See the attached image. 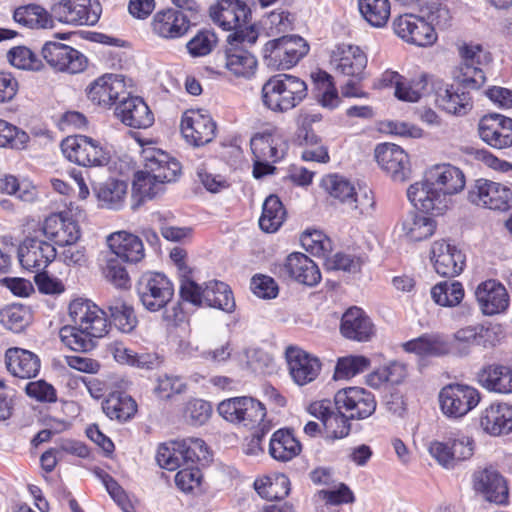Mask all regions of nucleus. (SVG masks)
Returning a JSON list of instances; mask_svg holds the SVG:
<instances>
[{
  "label": "nucleus",
  "mask_w": 512,
  "mask_h": 512,
  "mask_svg": "<svg viewBox=\"0 0 512 512\" xmlns=\"http://www.w3.org/2000/svg\"><path fill=\"white\" fill-rule=\"evenodd\" d=\"M68 310L73 324L61 328L62 342L74 351H90L95 346L94 339L101 338L108 332L106 313L84 298L72 300Z\"/></svg>",
  "instance_id": "nucleus-1"
},
{
  "label": "nucleus",
  "mask_w": 512,
  "mask_h": 512,
  "mask_svg": "<svg viewBox=\"0 0 512 512\" xmlns=\"http://www.w3.org/2000/svg\"><path fill=\"white\" fill-rule=\"evenodd\" d=\"M142 157L144 167L134 175L133 193L141 200L153 199L164 191L166 183L177 179L181 165L166 152L154 147L143 149Z\"/></svg>",
  "instance_id": "nucleus-2"
},
{
  "label": "nucleus",
  "mask_w": 512,
  "mask_h": 512,
  "mask_svg": "<svg viewBox=\"0 0 512 512\" xmlns=\"http://www.w3.org/2000/svg\"><path fill=\"white\" fill-rule=\"evenodd\" d=\"M304 80L290 74L271 77L262 88L263 103L272 111L286 112L298 106L307 96Z\"/></svg>",
  "instance_id": "nucleus-3"
},
{
  "label": "nucleus",
  "mask_w": 512,
  "mask_h": 512,
  "mask_svg": "<svg viewBox=\"0 0 512 512\" xmlns=\"http://www.w3.org/2000/svg\"><path fill=\"white\" fill-rule=\"evenodd\" d=\"M208 447L200 438H185L161 444L156 460L161 468L174 471L182 466L208 460Z\"/></svg>",
  "instance_id": "nucleus-4"
},
{
  "label": "nucleus",
  "mask_w": 512,
  "mask_h": 512,
  "mask_svg": "<svg viewBox=\"0 0 512 512\" xmlns=\"http://www.w3.org/2000/svg\"><path fill=\"white\" fill-rule=\"evenodd\" d=\"M180 295L183 300L194 305H206L225 312H232L235 300L227 284L211 280L199 285L193 279H185L180 285Z\"/></svg>",
  "instance_id": "nucleus-5"
},
{
  "label": "nucleus",
  "mask_w": 512,
  "mask_h": 512,
  "mask_svg": "<svg viewBox=\"0 0 512 512\" xmlns=\"http://www.w3.org/2000/svg\"><path fill=\"white\" fill-rule=\"evenodd\" d=\"M250 145L254 157L253 176L257 179L272 174L273 164L281 160L287 150L286 142L276 130L255 134Z\"/></svg>",
  "instance_id": "nucleus-6"
},
{
  "label": "nucleus",
  "mask_w": 512,
  "mask_h": 512,
  "mask_svg": "<svg viewBox=\"0 0 512 512\" xmlns=\"http://www.w3.org/2000/svg\"><path fill=\"white\" fill-rule=\"evenodd\" d=\"M309 51L307 42L300 36L286 35L269 40L263 47V60L275 70L290 69Z\"/></svg>",
  "instance_id": "nucleus-7"
},
{
  "label": "nucleus",
  "mask_w": 512,
  "mask_h": 512,
  "mask_svg": "<svg viewBox=\"0 0 512 512\" xmlns=\"http://www.w3.org/2000/svg\"><path fill=\"white\" fill-rule=\"evenodd\" d=\"M136 290L141 304L151 312L166 307L174 296L173 283L159 272L144 273L138 280Z\"/></svg>",
  "instance_id": "nucleus-8"
},
{
  "label": "nucleus",
  "mask_w": 512,
  "mask_h": 512,
  "mask_svg": "<svg viewBox=\"0 0 512 512\" xmlns=\"http://www.w3.org/2000/svg\"><path fill=\"white\" fill-rule=\"evenodd\" d=\"M61 150L70 162L83 167L104 166L109 161L100 142L85 135L68 136L62 141Z\"/></svg>",
  "instance_id": "nucleus-9"
},
{
  "label": "nucleus",
  "mask_w": 512,
  "mask_h": 512,
  "mask_svg": "<svg viewBox=\"0 0 512 512\" xmlns=\"http://www.w3.org/2000/svg\"><path fill=\"white\" fill-rule=\"evenodd\" d=\"M480 392L473 386L449 384L439 393L440 407L444 415L461 418L473 410L480 402Z\"/></svg>",
  "instance_id": "nucleus-10"
},
{
  "label": "nucleus",
  "mask_w": 512,
  "mask_h": 512,
  "mask_svg": "<svg viewBox=\"0 0 512 512\" xmlns=\"http://www.w3.org/2000/svg\"><path fill=\"white\" fill-rule=\"evenodd\" d=\"M407 197L415 208L434 215L443 214L451 205V198L436 184H432L426 174L423 180L408 187Z\"/></svg>",
  "instance_id": "nucleus-11"
},
{
  "label": "nucleus",
  "mask_w": 512,
  "mask_h": 512,
  "mask_svg": "<svg viewBox=\"0 0 512 512\" xmlns=\"http://www.w3.org/2000/svg\"><path fill=\"white\" fill-rule=\"evenodd\" d=\"M56 257L57 250L51 243L34 236H26L17 248L20 266L33 273L45 271Z\"/></svg>",
  "instance_id": "nucleus-12"
},
{
  "label": "nucleus",
  "mask_w": 512,
  "mask_h": 512,
  "mask_svg": "<svg viewBox=\"0 0 512 512\" xmlns=\"http://www.w3.org/2000/svg\"><path fill=\"white\" fill-rule=\"evenodd\" d=\"M468 199L480 207L507 211L512 207V190L498 182L478 179L469 190Z\"/></svg>",
  "instance_id": "nucleus-13"
},
{
  "label": "nucleus",
  "mask_w": 512,
  "mask_h": 512,
  "mask_svg": "<svg viewBox=\"0 0 512 512\" xmlns=\"http://www.w3.org/2000/svg\"><path fill=\"white\" fill-rule=\"evenodd\" d=\"M307 411L321 421L326 438L336 440L349 434V417L344 414L343 409H336L335 401L332 402L329 399L314 401L308 406Z\"/></svg>",
  "instance_id": "nucleus-14"
},
{
  "label": "nucleus",
  "mask_w": 512,
  "mask_h": 512,
  "mask_svg": "<svg viewBox=\"0 0 512 512\" xmlns=\"http://www.w3.org/2000/svg\"><path fill=\"white\" fill-rule=\"evenodd\" d=\"M56 18L72 25H95L102 7L98 0H61L52 8Z\"/></svg>",
  "instance_id": "nucleus-15"
},
{
  "label": "nucleus",
  "mask_w": 512,
  "mask_h": 512,
  "mask_svg": "<svg viewBox=\"0 0 512 512\" xmlns=\"http://www.w3.org/2000/svg\"><path fill=\"white\" fill-rule=\"evenodd\" d=\"M430 261L438 275L442 277H455L463 271L466 256L461 249L451 242L437 240L431 245Z\"/></svg>",
  "instance_id": "nucleus-16"
},
{
  "label": "nucleus",
  "mask_w": 512,
  "mask_h": 512,
  "mask_svg": "<svg viewBox=\"0 0 512 512\" xmlns=\"http://www.w3.org/2000/svg\"><path fill=\"white\" fill-rule=\"evenodd\" d=\"M480 139L495 149L512 146V118L498 113L484 115L478 123Z\"/></svg>",
  "instance_id": "nucleus-17"
},
{
  "label": "nucleus",
  "mask_w": 512,
  "mask_h": 512,
  "mask_svg": "<svg viewBox=\"0 0 512 512\" xmlns=\"http://www.w3.org/2000/svg\"><path fill=\"white\" fill-rule=\"evenodd\" d=\"M336 409L349 413L351 419H365L376 409L374 395L360 387H349L339 390L334 397Z\"/></svg>",
  "instance_id": "nucleus-18"
},
{
  "label": "nucleus",
  "mask_w": 512,
  "mask_h": 512,
  "mask_svg": "<svg viewBox=\"0 0 512 512\" xmlns=\"http://www.w3.org/2000/svg\"><path fill=\"white\" fill-rule=\"evenodd\" d=\"M276 269L280 277L306 286H315L321 280V273L316 263L300 252L288 255Z\"/></svg>",
  "instance_id": "nucleus-19"
},
{
  "label": "nucleus",
  "mask_w": 512,
  "mask_h": 512,
  "mask_svg": "<svg viewBox=\"0 0 512 512\" xmlns=\"http://www.w3.org/2000/svg\"><path fill=\"white\" fill-rule=\"evenodd\" d=\"M181 132L194 146H203L215 137L216 124L203 110H187L181 119Z\"/></svg>",
  "instance_id": "nucleus-20"
},
{
  "label": "nucleus",
  "mask_w": 512,
  "mask_h": 512,
  "mask_svg": "<svg viewBox=\"0 0 512 512\" xmlns=\"http://www.w3.org/2000/svg\"><path fill=\"white\" fill-rule=\"evenodd\" d=\"M393 29L406 42L421 47L430 46L437 39L433 26L413 14H404L396 18L393 22Z\"/></svg>",
  "instance_id": "nucleus-21"
},
{
  "label": "nucleus",
  "mask_w": 512,
  "mask_h": 512,
  "mask_svg": "<svg viewBox=\"0 0 512 512\" xmlns=\"http://www.w3.org/2000/svg\"><path fill=\"white\" fill-rule=\"evenodd\" d=\"M249 7L240 0H217L209 8L212 22L225 31L248 24Z\"/></svg>",
  "instance_id": "nucleus-22"
},
{
  "label": "nucleus",
  "mask_w": 512,
  "mask_h": 512,
  "mask_svg": "<svg viewBox=\"0 0 512 512\" xmlns=\"http://www.w3.org/2000/svg\"><path fill=\"white\" fill-rule=\"evenodd\" d=\"M330 64L335 73L360 79L367 65V57L358 46L342 43L332 50Z\"/></svg>",
  "instance_id": "nucleus-23"
},
{
  "label": "nucleus",
  "mask_w": 512,
  "mask_h": 512,
  "mask_svg": "<svg viewBox=\"0 0 512 512\" xmlns=\"http://www.w3.org/2000/svg\"><path fill=\"white\" fill-rule=\"evenodd\" d=\"M378 165L396 182L406 181L411 174L408 154L398 145L384 143L375 149Z\"/></svg>",
  "instance_id": "nucleus-24"
},
{
  "label": "nucleus",
  "mask_w": 512,
  "mask_h": 512,
  "mask_svg": "<svg viewBox=\"0 0 512 512\" xmlns=\"http://www.w3.org/2000/svg\"><path fill=\"white\" fill-rule=\"evenodd\" d=\"M483 50L480 45H463L459 49L461 62L455 71V79L472 89L480 88L486 81L483 70L478 67Z\"/></svg>",
  "instance_id": "nucleus-25"
},
{
  "label": "nucleus",
  "mask_w": 512,
  "mask_h": 512,
  "mask_svg": "<svg viewBox=\"0 0 512 512\" xmlns=\"http://www.w3.org/2000/svg\"><path fill=\"white\" fill-rule=\"evenodd\" d=\"M445 84L436 92V104L449 114L463 116L472 109V99L467 89H472L462 82Z\"/></svg>",
  "instance_id": "nucleus-26"
},
{
  "label": "nucleus",
  "mask_w": 512,
  "mask_h": 512,
  "mask_svg": "<svg viewBox=\"0 0 512 512\" xmlns=\"http://www.w3.org/2000/svg\"><path fill=\"white\" fill-rule=\"evenodd\" d=\"M473 488L489 502L504 504L507 501L508 487L506 481L493 468H484L474 472Z\"/></svg>",
  "instance_id": "nucleus-27"
},
{
  "label": "nucleus",
  "mask_w": 512,
  "mask_h": 512,
  "mask_svg": "<svg viewBox=\"0 0 512 512\" xmlns=\"http://www.w3.org/2000/svg\"><path fill=\"white\" fill-rule=\"evenodd\" d=\"M126 93L124 78L117 74H105L95 79L86 89L89 100L101 106H110Z\"/></svg>",
  "instance_id": "nucleus-28"
},
{
  "label": "nucleus",
  "mask_w": 512,
  "mask_h": 512,
  "mask_svg": "<svg viewBox=\"0 0 512 512\" xmlns=\"http://www.w3.org/2000/svg\"><path fill=\"white\" fill-rule=\"evenodd\" d=\"M152 32L163 39L183 37L190 28V20L182 11L166 9L158 11L151 22Z\"/></svg>",
  "instance_id": "nucleus-29"
},
{
  "label": "nucleus",
  "mask_w": 512,
  "mask_h": 512,
  "mask_svg": "<svg viewBox=\"0 0 512 512\" xmlns=\"http://www.w3.org/2000/svg\"><path fill=\"white\" fill-rule=\"evenodd\" d=\"M289 373L293 381L304 386L314 381L320 373L321 364L316 357L298 348L286 351Z\"/></svg>",
  "instance_id": "nucleus-30"
},
{
  "label": "nucleus",
  "mask_w": 512,
  "mask_h": 512,
  "mask_svg": "<svg viewBox=\"0 0 512 512\" xmlns=\"http://www.w3.org/2000/svg\"><path fill=\"white\" fill-rule=\"evenodd\" d=\"M42 231L47 238L53 239L58 246L71 244V241H78L81 237L78 223L66 212L48 216L43 223Z\"/></svg>",
  "instance_id": "nucleus-31"
},
{
  "label": "nucleus",
  "mask_w": 512,
  "mask_h": 512,
  "mask_svg": "<svg viewBox=\"0 0 512 512\" xmlns=\"http://www.w3.org/2000/svg\"><path fill=\"white\" fill-rule=\"evenodd\" d=\"M340 331L349 340L368 342L375 335V326L362 309L351 307L342 316Z\"/></svg>",
  "instance_id": "nucleus-32"
},
{
  "label": "nucleus",
  "mask_w": 512,
  "mask_h": 512,
  "mask_svg": "<svg viewBox=\"0 0 512 512\" xmlns=\"http://www.w3.org/2000/svg\"><path fill=\"white\" fill-rule=\"evenodd\" d=\"M116 117L126 126L145 129L154 122V116L147 104L138 96H130L121 101L115 109Z\"/></svg>",
  "instance_id": "nucleus-33"
},
{
  "label": "nucleus",
  "mask_w": 512,
  "mask_h": 512,
  "mask_svg": "<svg viewBox=\"0 0 512 512\" xmlns=\"http://www.w3.org/2000/svg\"><path fill=\"white\" fill-rule=\"evenodd\" d=\"M476 300L485 315H495L503 312L509 305L506 288L496 280L480 283L475 291Z\"/></svg>",
  "instance_id": "nucleus-34"
},
{
  "label": "nucleus",
  "mask_w": 512,
  "mask_h": 512,
  "mask_svg": "<svg viewBox=\"0 0 512 512\" xmlns=\"http://www.w3.org/2000/svg\"><path fill=\"white\" fill-rule=\"evenodd\" d=\"M7 370L15 377L30 379L40 370V359L33 352L19 347H11L5 352Z\"/></svg>",
  "instance_id": "nucleus-35"
},
{
  "label": "nucleus",
  "mask_w": 512,
  "mask_h": 512,
  "mask_svg": "<svg viewBox=\"0 0 512 512\" xmlns=\"http://www.w3.org/2000/svg\"><path fill=\"white\" fill-rule=\"evenodd\" d=\"M480 426L492 436L508 434L512 431V406L506 403H492L482 411Z\"/></svg>",
  "instance_id": "nucleus-36"
},
{
  "label": "nucleus",
  "mask_w": 512,
  "mask_h": 512,
  "mask_svg": "<svg viewBox=\"0 0 512 512\" xmlns=\"http://www.w3.org/2000/svg\"><path fill=\"white\" fill-rule=\"evenodd\" d=\"M113 254L126 262L136 263L144 257V246L139 237L126 231H117L107 237Z\"/></svg>",
  "instance_id": "nucleus-37"
},
{
  "label": "nucleus",
  "mask_w": 512,
  "mask_h": 512,
  "mask_svg": "<svg viewBox=\"0 0 512 512\" xmlns=\"http://www.w3.org/2000/svg\"><path fill=\"white\" fill-rule=\"evenodd\" d=\"M425 174L430 178L432 184H436L449 198L461 192L465 187L463 172L451 164L434 165Z\"/></svg>",
  "instance_id": "nucleus-38"
},
{
  "label": "nucleus",
  "mask_w": 512,
  "mask_h": 512,
  "mask_svg": "<svg viewBox=\"0 0 512 512\" xmlns=\"http://www.w3.org/2000/svg\"><path fill=\"white\" fill-rule=\"evenodd\" d=\"M478 379L479 383L489 391L512 393V368L507 365H488L480 371Z\"/></svg>",
  "instance_id": "nucleus-39"
},
{
  "label": "nucleus",
  "mask_w": 512,
  "mask_h": 512,
  "mask_svg": "<svg viewBox=\"0 0 512 512\" xmlns=\"http://www.w3.org/2000/svg\"><path fill=\"white\" fill-rule=\"evenodd\" d=\"M301 452V444L288 429H279L272 434L269 443L270 456L279 462H288Z\"/></svg>",
  "instance_id": "nucleus-40"
},
{
  "label": "nucleus",
  "mask_w": 512,
  "mask_h": 512,
  "mask_svg": "<svg viewBox=\"0 0 512 512\" xmlns=\"http://www.w3.org/2000/svg\"><path fill=\"white\" fill-rule=\"evenodd\" d=\"M404 349L419 356H441L450 351V346L441 335L424 334L406 342Z\"/></svg>",
  "instance_id": "nucleus-41"
},
{
  "label": "nucleus",
  "mask_w": 512,
  "mask_h": 512,
  "mask_svg": "<svg viewBox=\"0 0 512 512\" xmlns=\"http://www.w3.org/2000/svg\"><path fill=\"white\" fill-rule=\"evenodd\" d=\"M102 408L110 419L126 422L135 415L137 404L134 399L127 394L112 393L103 402Z\"/></svg>",
  "instance_id": "nucleus-42"
},
{
  "label": "nucleus",
  "mask_w": 512,
  "mask_h": 512,
  "mask_svg": "<svg viewBox=\"0 0 512 512\" xmlns=\"http://www.w3.org/2000/svg\"><path fill=\"white\" fill-rule=\"evenodd\" d=\"M403 235L411 241H422L433 235L436 222L425 215L412 212L402 221Z\"/></svg>",
  "instance_id": "nucleus-43"
},
{
  "label": "nucleus",
  "mask_w": 512,
  "mask_h": 512,
  "mask_svg": "<svg viewBox=\"0 0 512 512\" xmlns=\"http://www.w3.org/2000/svg\"><path fill=\"white\" fill-rule=\"evenodd\" d=\"M285 216V209L278 196L270 195L263 203L259 226L267 233L276 232L283 224Z\"/></svg>",
  "instance_id": "nucleus-44"
},
{
  "label": "nucleus",
  "mask_w": 512,
  "mask_h": 512,
  "mask_svg": "<svg viewBox=\"0 0 512 512\" xmlns=\"http://www.w3.org/2000/svg\"><path fill=\"white\" fill-rule=\"evenodd\" d=\"M465 295L463 285L459 281H442L431 288V298L439 306L455 307L461 303Z\"/></svg>",
  "instance_id": "nucleus-45"
},
{
  "label": "nucleus",
  "mask_w": 512,
  "mask_h": 512,
  "mask_svg": "<svg viewBox=\"0 0 512 512\" xmlns=\"http://www.w3.org/2000/svg\"><path fill=\"white\" fill-rule=\"evenodd\" d=\"M13 18L20 25L32 29L48 28L53 25L50 14L43 7L35 4L17 8Z\"/></svg>",
  "instance_id": "nucleus-46"
},
{
  "label": "nucleus",
  "mask_w": 512,
  "mask_h": 512,
  "mask_svg": "<svg viewBox=\"0 0 512 512\" xmlns=\"http://www.w3.org/2000/svg\"><path fill=\"white\" fill-rule=\"evenodd\" d=\"M226 68L236 77L250 78L255 74L257 60L246 50L234 49L226 55Z\"/></svg>",
  "instance_id": "nucleus-47"
},
{
  "label": "nucleus",
  "mask_w": 512,
  "mask_h": 512,
  "mask_svg": "<svg viewBox=\"0 0 512 512\" xmlns=\"http://www.w3.org/2000/svg\"><path fill=\"white\" fill-rule=\"evenodd\" d=\"M243 403L244 407L239 425H243L244 427L250 429L259 427L260 431L263 433L269 431L270 425L267 421H265V406L260 401L247 396Z\"/></svg>",
  "instance_id": "nucleus-48"
},
{
  "label": "nucleus",
  "mask_w": 512,
  "mask_h": 512,
  "mask_svg": "<svg viewBox=\"0 0 512 512\" xmlns=\"http://www.w3.org/2000/svg\"><path fill=\"white\" fill-rule=\"evenodd\" d=\"M107 308L114 325L124 333H130L137 325V318L132 306L120 298L109 301Z\"/></svg>",
  "instance_id": "nucleus-49"
},
{
  "label": "nucleus",
  "mask_w": 512,
  "mask_h": 512,
  "mask_svg": "<svg viewBox=\"0 0 512 512\" xmlns=\"http://www.w3.org/2000/svg\"><path fill=\"white\" fill-rule=\"evenodd\" d=\"M359 10L364 19L374 27L384 26L390 16L389 0H359Z\"/></svg>",
  "instance_id": "nucleus-50"
},
{
  "label": "nucleus",
  "mask_w": 512,
  "mask_h": 512,
  "mask_svg": "<svg viewBox=\"0 0 512 512\" xmlns=\"http://www.w3.org/2000/svg\"><path fill=\"white\" fill-rule=\"evenodd\" d=\"M127 184L121 180L106 182L98 191V199L102 206L118 210L123 207L127 195Z\"/></svg>",
  "instance_id": "nucleus-51"
},
{
  "label": "nucleus",
  "mask_w": 512,
  "mask_h": 512,
  "mask_svg": "<svg viewBox=\"0 0 512 512\" xmlns=\"http://www.w3.org/2000/svg\"><path fill=\"white\" fill-rule=\"evenodd\" d=\"M319 104L327 109H334L340 103L338 91L332 81V76L325 71H319L314 77Z\"/></svg>",
  "instance_id": "nucleus-52"
},
{
  "label": "nucleus",
  "mask_w": 512,
  "mask_h": 512,
  "mask_svg": "<svg viewBox=\"0 0 512 512\" xmlns=\"http://www.w3.org/2000/svg\"><path fill=\"white\" fill-rule=\"evenodd\" d=\"M0 192L15 195L24 202H33L37 197V189L31 182L20 181L13 175L0 178Z\"/></svg>",
  "instance_id": "nucleus-53"
},
{
  "label": "nucleus",
  "mask_w": 512,
  "mask_h": 512,
  "mask_svg": "<svg viewBox=\"0 0 512 512\" xmlns=\"http://www.w3.org/2000/svg\"><path fill=\"white\" fill-rule=\"evenodd\" d=\"M111 353L118 363L138 368L151 369L156 360L153 355L147 353L139 355L125 347L122 343H115L111 347Z\"/></svg>",
  "instance_id": "nucleus-54"
},
{
  "label": "nucleus",
  "mask_w": 512,
  "mask_h": 512,
  "mask_svg": "<svg viewBox=\"0 0 512 512\" xmlns=\"http://www.w3.org/2000/svg\"><path fill=\"white\" fill-rule=\"evenodd\" d=\"M484 332V328L480 325L459 329L454 334L452 349L460 355H467L472 346L481 344Z\"/></svg>",
  "instance_id": "nucleus-55"
},
{
  "label": "nucleus",
  "mask_w": 512,
  "mask_h": 512,
  "mask_svg": "<svg viewBox=\"0 0 512 512\" xmlns=\"http://www.w3.org/2000/svg\"><path fill=\"white\" fill-rule=\"evenodd\" d=\"M30 318L29 310L22 305H10L0 311L1 324L16 333L28 326Z\"/></svg>",
  "instance_id": "nucleus-56"
},
{
  "label": "nucleus",
  "mask_w": 512,
  "mask_h": 512,
  "mask_svg": "<svg viewBox=\"0 0 512 512\" xmlns=\"http://www.w3.org/2000/svg\"><path fill=\"white\" fill-rule=\"evenodd\" d=\"M427 86V79L424 74L408 79L403 76L398 88L394 91L395 97L404 102H418Z\"/></svg>",
  "instance_id": "nucleus-57"
},
{
  "label": "nucleus",
  "mask_w": 512,
  "mask_h": 512,
  "mask_svg": "<svg viewBox=\"0 0 512 512\" xmlns=\"http://www.w3.org/2000/svg\"><path fill=\"white\" fill-rule=\"evenodd\" d=\"M8 62L15 68L39 71L43 67L41 58L25 46H17L7 53Z\"/></svg>",
  "instance_id": "nucleus-58"
},
{
  "label": "nucleus",
  "mask_w": 512,
  "mask_h": 512,
  "mask_svg": "<svg viewBox=\"0 0 512 512\" xmlns=\"http://www.w3.org/2000/svg\"><path fill=\"white\" fill-rule=\"evenodd\" d=\"M450 449H452L453 468L460 462L468 460L474 453V440L461 431L452 432L447 437Z\"/></svg>",
  "instance_id": "nucleus-59"
},
{
  "label": "nucleus",
  "mask_w": 512,
  "mask_h": 512,
  "mask_svg": "<svg viewBox=\"0 0 512 512\" xmlns=\"http://www.w3.org/2000/svg\"><path fill=\"white\" fill-rule=\"evenodd\" d=\"M302 247L309 253L323 257L330 254L331 240L319 230H306L300 237Z\"/></svg>",
  "instance_id": "nucleus-60"
},
{
  "label": "nucleus",
  "mask_w": 512,
  "mask_h": 512,
  "mask_svg": "<svg viewBox=\"0 0 512 512\" xmlns=\"http://www.w3.org/2000/svg\"><path fill=\"white\" fill-rule=\"evenodd\" d=\"M322 186L329 195L347 205L353 196L355 187L349 180L337 174L328 175L322 180Z\"/></svg>",
  "instance_id": "nucleus-61"
},
{
  "label": "nucleus",
  "mask_w": 512,
  "mask_h": 512,
  "mask_svg": "<svg viewBox=\"0 0 512 512\" xmlns=\"http://www.w3.org/2000/svg\"><path fill=\"white\" fill-rule=\"evenodd\" d=\"M347 206L360 216H372L376 210L374 193L368 187L355 188Z\"/></svg>",
  "instance_id": "nucleus-62"
},
{
  "label": "nucleus",
  "mask_w": 512,
  "mask_h": 512,
  "mask_svg": "<svg viewBox=\"0 0 512 512\" xmlns=\"http://www.w3.org/2000/svg\"><path fill=\"white\" fill-rule=\"evenodd\" d=\"M216 44V34L210 30H202L187 42L186 47L192 57H203L210 54Z\"/></svg>",
  "instance_id": "nucleus-63"
},
{
  "label": "nucleus",
  "mask_w": 512,
  "mask_h": 512,
  "mask_svg": "<svg viewBox=\"0 0 512 512\" xmlns=\"http://www.w3.org/2000/svg\"><path fill=\"white\" fill-rule=\"evenodd\" d=\"M28 141L29 136L25 131L0 119V147L22 149Z\"/></svg>",
  "instance_id": "nucleus-64"
}]
</instances>
